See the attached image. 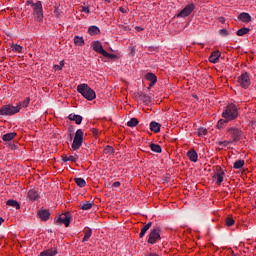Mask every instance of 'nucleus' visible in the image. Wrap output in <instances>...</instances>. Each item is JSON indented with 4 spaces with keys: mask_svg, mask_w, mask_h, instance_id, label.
I'll use <instances>...</instances> for the list:
<instances>
[{
    "mask_svg": "<svg viewBox=\"0 0 256 256\" xmlns=\"http://www.w3.org/2000/svg\"><path fill=\"white\" fill-rule=\"evenodd\" d=\"M214 181H216V185H221L223 180L225 179V172L222 168H219L217 172L213 176Z\"/></svg>",
    "mask_w": 256,
    "mask_h": 256,
    "instance_id": "obj_13",
    "label": "nucleus"
},
{
    "mask_svg": "<svg viewBox=\"0 0 256 256\" xmlns=\"http://www.w3.org/2000/svg\"><path fill=\"white\" fill-rule=\"evenodd\" d=\"M227 123H230L229 120H227L226 118H221L218 120L216 127L217 129H224Z\"/></svg>",
    "mask_w": 256,
    "mask_h": 256,
    "instance_id": "obj_27",
    "label": "nucleus"
},
{
    "mask_svg": "<svg viewBox=\"0 0 256 256\" xmlns=\"http://www.w3.org/2000/svg\"><path fill=\"white\" fill-rule=\"evenodd\" d=\"M152 225L153 222H149L142 227L141 232L139 234L140 239H143V237H145V233H147V231L151 229Z\"/></svg>",
    "mask_w": 256,
    "mask_h": 256,
    "instance_id": "obj_21",
    "label": "nucleus"
},
{
    "mask_svg": "<svg viewBox=\"0 0 256 256\" xmlns=\"http://www.w3.org/2000/svg\"><path fill=\"white\" fill-rule=\"evenodd\" d=\"M38 217L41 219V221H49L51 212H49V210L41 209L38 211Z\"/></svg>",
    "mask_w": 256,
    "mask_h": 256,
    "instance_id": "obj_14",
    "label": "nucleus"
},
{
    "mask_svg": "<svg viewBox=\"0 0 256 256\" xmlns=\"http://www.w3.org/2000/svg\"><path fill=\"white\" fill-rule=\"evenodd\" d=\"M3 223H5V219H3V217H0V226L3 225Z\"/></svg>",
    "mask_w": 256,
    "mask_h": 256,
    "instance_id": "obj_52",
    "label": "nucleus"
},
{
    "mask_svg": "<svg viewBox=\"0 0 256 256\" xmlns=\"http://www.w3.org/2000/svg\"><path fill=\"white\" fill-rule=\"evenodd\" d=\"M62 161L64 163H67V161H71L72 163H75L77 161V157L65 155V156H62Z\"/></svg>",
    "mask_w": 256,
    "mask_h": 256,
    "instance_id": "obj_33",
    "label": "nucleus"
},
{
    "mask_svg": "<svg viewBox=\"0 0 256 256\" xmlns=\"http://www.w3.org/2000/svg\"><path fill=\"white\" fill-rule=\"evenodd\" d=\"M139 125V120H137V118H131L128 122H127V126L128 127H137Z\"/></svg>",
    "mask_w": 256,
    "mask_h": 256,
    "instance_id": "obj_31",
    "label": "nucleus"
},
{
    "mask_svg": "<svg viewBox=\"0 0 256 256\" xmlns=\"http://www.w3.org/2000/svg\"><path fill=\"white\" fill-rule=\"evenodd\" d=\"M71 219V213L65 212L56 217L55 221L58 222L59 225H65V227H69V225H71Z\"/></svg>",
    "mask_w": 256,
    "mask_h": 256,
    "instance_id": "obj_9",
    "label": "nucleus"
},
{
    "mask_svg": "<svg viewBox=\"0 0 256 256\" xmlns=\"http://www.w3.org/2000/svg\"><path fill=\"white\" fill-rule=\"evenodd\" d=\"M135 51H136L135 47L130 48V55H132V57L135 56Z\"/></svg>",
    "mask_w": 256,
    "mask_h": 256,
    "instance_id": "obj_46",
    "label": "nucleus"
},
{
    "mask_svg": "<svg viewBox=\"0 0 256 256\" xmlns=\"http://www.w3.org/2000/svg\"><path fill=\"white\" fill-rule=\"evenodd\" d=\"M33 7V15L35 17V21L41 22L43 21V4L41 1H38L35 4H32Z\"/></svg>",
    "mask_w": 256,
    "mask_h": 256,
    "instance_id": "obj_8",
    "label": "nucleus"
},
{
    "mask_svg": "<svg viewBox=\"0 0 256 256\" xmlns=\"http://www.w3.org/2000/svg\"><path fill=\"white\" fill-rule=\"evenodd\" d=\"M33 4H34L33 1H31V0L27 1V5H33Z\"/></svg>",
    "mask_w": 256,
    "mask_h": 256,
    "instance_id": "obj_53",
    "label": "nucleus"
},
{
    "mask_svg": "<svg viewBox=\"0 0 256 256\" xmlns=\"http://www.w3.org/2000/svg\"><path fill=\"white\" fill-rule=\"evenodd\" d=\"M112 187H115V188L121 187V182H119V181L114 182V183L112 184Z\"/></svg>",
    "mask_w": 256,
    "mask_h": 256,
    "instance_id": "obj_45",
    "label": "nucleus"
},
{
    "mask_svg": "<svg viewBox=\"0 0 256 256\" xmlns=\"http://www.w3.org/2000/svg\"><path fill=\"white\" fill-rule=\"evenodd\" d=\"M221 58V52L219 50H216L211 53L209 57L210 63H219V59Z\"/></svg>",
    "mask_w": 256,
    "mask_h": 256,
    "instance_id": "obj_16",
    "label": "nucleus"
},
{
    "mask_svg": "<svg viewBox=\"0 0 256 256\" xmlns=\"http://www.w3.org/2000/svg\"><path fill=\"white\" fill-rule=\"evenodd\" d=\"M83 12H84V13H89V8H88V7H84V8H83Z\"/></svg>",
    "mask_w": 256,
    "mask_h": 256,
    "instance_id": "obj_51",
    "label": "nucleus"
},
{
    "mask_svg": "<svg viewBox=\"0 0 256 256\" xmlns=\"http://www.w3.org/2000/svg\"><path fill=\"white\" fill-rule=\"evenodd\" d=\"M30 101H31V99L29 97L24 99V101L22 102V107H29Z\"/></svg>",
    "mask_w": 256,
    "mask_h": 256,
    "instance_id": "obj_42",
    "label": "nucleus"
},
{
    "mask_svg": "<svg viewBox=\"0 0 256 256\" xmlns=\"http://www.w3.org/2000/svg\"><path fill=\"white\" fill-rule=\"evenodd\" d=\"M92 207L93 203H91L90 201L80 204V209H82L83 211H89V209H91Z\"/></svg>",
    "mask_w": 256,
    "mask_h": 256,
    "instance_id": "obj_29",
    "label": "nucleus"
},
{
    "mask_svg": "<svg viewBox=\"0 0 256 256\" xmlns=\"http://www.w3.org/2000/svg\"><path fill=\"white\" fill-rule=\"evenodd\" d=\"M150 149L154 153H162L163 149H161V145L152 143L150 144Z\"/></svg>",
    "mask_w": 256,
    "mask_h": 256,
    "instance_id": "obj_28",
    "label": "nucleus"
},
{
    "mask_svg": "<svg viewBox=\"0 0 256 256\" xmlns=\"http://www.w3.org/2000/svg\"><path fill=\"white\" fill-rule=\"evenodd\" d=\"M91 47L93 51H95L96 53H99L100 55H103V57H111V54H109L108 52L105 51V49H103V45L101 44V42L93 41L91 43Z\"/></svg>",
    "mask_w": 256,
    "mask_h": 256,
    "instance_id": "obj_10",
    "label": "nucleus"
},
{
    "mask_svg": "<svg viewBox=\"0 0 256 256\" xmlns=\"http://www.w3.org/2000/svg\"><path fill=\"white\" fill-rule=\"evenodd\" d=\"M121 13H125V8H120Z\"/></svg>",
    "mask_w": 256,
    "mask_h": 256,
    "instance_id": "obj_56",
    "label": "nucleus"
},
{
    "mask_svg": "<svg viewBox=\"0 0 256 256\" xmlns=\"http://www.w3.org/2000/svg\"><path fill=\"white\" fill-rule=\"evenodd\" d=\"M222 118L227 119L230 123L231 121H235V119H239V107L234 103L228 104L223 109Z\"/></svg>",
    "mask_w": 256,
    "mask_h": 256,
    "instance_id": "obj_1",
    "label": "nucleus"
},
{
    "mask_svg": "<svg viewBox=\"0 0 256 256\" xmlns=\"http://www.w3.org/2000/svg\"><path fill=\"white\" fill-rule=\"evenodd\" d=\"M74 181L78 187H85L87 185V182L83 178H75Z\"/></svg>",
    "mask_w": 256,
    "mask_h": 256,
    "instance_id": "obj_34",
    "label": "nucleus"
},
{
    "mask_svg": "<svg viewBox=\"0 0 256 256\" xmlns=\"http://www.w3.org/2000/svg\"><path fill=\"white\" fill-rule=\"evenodd\" d=\"M243 135V131L237 127H228L226 129V139H230L232 143H237L241 141V136Z\"/></svg>",
    "mask_w": 256,
    "mask_h": 256,
    "instance_id": "obj_3",
    "label": "nucleus"
},
{
    "mask_svg": "<svg viewBox=\"0 0 256 256\" xmlns=\"http://www.w3.org/2000/svg\"><path fill=\"white\" fill-rule=\"evenodd\" d=\"M15 137H17V133L10 132V133L4 134L2 136V139H3V141H13V139H15Z\"/></svg>",
    "mask_w": 256,
    "mask_h": 256,
    "instance_id": "obj_24",
    "label": "nucleus"
},
{
    "mask_svg": "<svg viewBox=\"0 0 256 256\" xmlns=\"http://www.w3.org/2000/svg\"><path fill=\"white\" fill-rule=\"evenodd\" d=\"M103 153L105 154V155H113L114 153H115V148H113L112 146H106L105 148H104V151H103Z\"/></svg>",
    "mask_w": 256,
    "mask_h": 256,
    "instance_id": "obj_32",
    "label": "nucleus"
},
{
    "mask_svg": "<svg viewBox=\"0 0 256 256\" xmlns=\"http://www.w3.org/2000/svg\"><path fill=\"white\" fill-rule=\"evenodd\" d=\"M63 67H65V61L61 60L59 65H54V69L55 71H61L63 69Z\"/></svg>",
    "mask_w": 256,
    "mask_h": 256,
    "instance_id": "obj_37",
    "label": "nucleus"
},
{
    "mask_svg": "<svg viewBox=\"0 0 256 256\" xmlns=\"http://www.w3.org/2000/svg\"><path fill=\"white\" fill-rule=\"evenodd\" d=\"M245 165V160H237L234 162V169H241Z\"/></svg>",
    "mask_w": 256,
    "mask_h": 256,
    "instance_id": "obj_35",
    "label": "nucleus"
},
{
    "mask_svg": "<svg viewBox=\"0 0 256 256\" xmlns=\"http://www.w3.org/2000/svg\"><path fill=\"white\" fill-rule=\"evenodd\" d=\"M10 47L13 53H21L23 51V47L19 44H11Z\"/></svg>",
    "mask_w": 256,
    "mask_h": 256,
    "instance_id": "obj_30",
    "label": "nucleus"
},
{
    "mask_svg": "<svg viewBox=\"0 0 256 256\" xmlns=\"http://www.w3.org/2000/svg\"><path fill=\"white\" fill-rule=\"evenodd\" d=\"M135 29L136 31H138V33H141V31H144L143 27H140V26H136Z\"/></svg>",
    "mask_w": 256,
    "mask_h": 256,
    "instance_id": "obj_48",
    "label": "nucleus"
},
{
    "mask_svg": "<svg viewBox=\"0 0 256 256\" xmlns=\"http://www.w3.org/2000/svg\"><path fill=\"white\" fill-rule=\"evenodd\" d=\"M194 9H195V4H189L178 13L177 17H183V18L189 17V14L193 13Z\"/></svg>",
    "mask_w": 256,
    "mask_h": 256,
    "instance_id": "obj_11",
    "label": "nucleus"
},
{
    "mask_svg": "<svg viewBox=\"0 0 256 256\" xmlns=\"http://www.w3.org/2000/svg\"><path fill=\"white\" fill-rule=\"evenodd\" d=\"M92 133H93L94 135H97V129H93V130H92Z\"/></svg>",
    "mask_w": 256,
    "mask_h": 256,
    "instance_id": "obj_55",
    "label": "nucleus"
},
{
    "mask_svg": "<svg viewBox=\"0 0 256 256\" xmlns=\"http://www.w3.org/2000/svg\"><path fill=\"white\" fill-rule=\"evenodd\" d=\"M233 144H234V142H231L230 139H227V140L219 143V145H222L223 147H228V145H233Z\"/></svg>",
    "mask_w": 256,
    "mask_h": 256,
    "instance_id": "obj_40",
    "label": "nucleus"
},
{
    "mask_svg": "<svg viewBox=\"0 0 256 256\" xmlns=\"http://www.w3.org/2000/svg\"><path fill=\"white\" fill-rule=\"evenodd\" d=\"M225 223L227 227H233V225H235V220L233 218H226Z\"/></svg>",
    "mask_w": 256,
    "mask_h": 256,
    "instance_id": "obj_39",
    "label": "nucleus"
},
{
    "mask_svg": "<svg viewBox=\"0 0 256 256\" xmlns=\"http://www.w3.org/2000/svg\"><path fill=\"white\" fill-rule=\"evenodd\" d=\"M21 111V105L13 106L11 104L5 105L0 109V115H15Z\"/></svg>",
    "mask_w": 256,
    "mask_h": 256,
    "instance_id": "obj_6",
    "label": "nucleus"
},
{
    "mask_svg": "<svg viewBox=\"0 0 256 256\" xmlns=\"http://www.w3.org/2000/svg\"><path fill=\"white\" fill-rule=\"evenodd\" d=\"M238 85L242 87V89H249L251 87V77L249 73L243 72L237 79Z\"/></svg>",
    "mask_w": 256,
    "mask_h": 256,
    "instance_id": "obj_7",
    "label": "nucleus"
},
{
    "mask_svg": "<svg viewBox=\"0 0 256 256\" xmlns=\"http://www.w3.org/2000/svg\"><path fill=\"white\" fill-rule=\"evenodd\" d=\"M74 44L77 47H83V45H85V39H83L82 36H75L74 37Z\"/></svg>",
    "mask_w": 256,
    "mask_h": 256,
    "instance_id": "obj_23",
    "label": "nucleus"
},
{
    "mask_svg": "<svg viewBox=\"0 0 256 256\" xmlns=\"http://www.w3.org/2000/svg\"><path fill=\"white\" fill-rule=\"evenodd\" d=\"M140 99L143 103H151V97L147 96L146 94H141Z\"/></svg>",
    "mask_w": 256,
    "mask_h": 256,
    "instance_id": "obj_38",
    "label": "nucleus"
},
{
    "mask_svg": "<svg viewBox=\"0 0 256 256\" xmlns=\"http://www.w3.org/2000/svg\"><path fill=\"white\" fill-rule=\"evenodd\" d=\"M57 255V248H50L40 253V256H55Z\"/></svg>",
    "mask_w": 256,
    "mask_h": 256,
    "instance_id": "obj_20",
    "label": "nucleus"
},
{
    "mask_svg": "<svg viewBox=\"0 0 256 256\" xmlns=\"http://www.w3.org/2000/svg\"><path fill=\"white\" fill-rule=\"evenodd\" d=\"M218 21H219L220 23H225V18L220 17V18H218Z\"/></svg>",
    "mask_w": 256,
    "mask_h": 256,
    "instance_id": "obj_50",
    "label": "nucleus"
},
{
    "mask_svg": "<svg viewBox=\"0 0 256 256\" xmlns=\"http://www.w3.org/2000/svg\"><path fill=\"white\" fill-rule=\"evenodd\" d=\"M238 19L243 23H249L251 21V15L247 12H242L238 15Z\"/></svg>",
    "mask_w": 256,
    "mask_h": 256,
    "instance_id": "obj_18",
    "label": "nucleus"
},
{
    "mask_svg": "<svg viewBox=\"0 0 256 256\" xmlns=\"http://www.w3.org/2000/svg\"><path fill=\"white\" fill-rule=\"evenodd\" d=\"M68 119L70 121H75L76 125H81V123H83V117L81 115L70 114L68 116Z\"/></svg>",
    "mask_w": 256,
    "mask_h": 256,
    "instance_id": "obj_17",
    "label": "nucleus"
},
{
    "mask_svg": "<svg viewBox=\"0 0 256 256\" xmlns=\"http://www.w3.org/2000/svg\"><path fill=\"white\" fill-rule=\"evenodd\" d=\"M59 7L58 6H54V13L55 15H59Z\"/></svg>",
    "mask_w": 256,
    "mask_h": 256,
    "instance_id": "obj_47",
    "label": "nucleus"
},
{
    "mask_svg": "<svg viewBox=\"0 0 256 256\" xmlns=\"http://www.w3.org/2000/svg\"><path fill=\"white\" fill-rule=\"evenodd\" d=\"M83 135H84V132L82 129H78L75 132L74 140L72 143L73 151H77V150L81 149V145H83Z\"/></svg>",
    "mask_w": 256,
    "mask_h": 256,
    "instance_id": "obj_5",
    "label": "nucleus"
},
{
    "mask_svg": "<svg viewBox=\"0 0 256 256\" xmlns=\"http://www.w3.org/2000/svg\"><path fill=\"white\" fill-rule=\"evenodd\" d=\"M187 157L192 163H197L199 159V155L197 154V151L195 149H191L187 152Z\"/></svg>",
    "mask_w": 256,
    "mask_h": 256,
    "instance_id": "obj_15",
    "label": "nucleus"
},
{
    "mask_svg": "<svg viewBox=\"0 0 256 256\" xmlns=\"http://www.w3.org/2000/svg\"><path fill=\"white\" fill-rule=\"evenodd\" d=\"M6 205H8V207H14V209H21V205L17 200L10 199L6 202Z\"/></svg>",
    "mask_w": 256,
    "mask_h": 256,
    "instance_id": "obj_25",
    "label": "nucleus"
},
{
    "mask_svg": "<svg viewBox=\"0 0 256 256\" xmlns=\"http://www.w3.org/2000/svg\"><path fill=\"white\" fill-rule=\"evenodd\" d=\"M93 235V230H91V228H87L84 230V238H83V243H85L86 241H89V239H91V236Z\"/></svg>",
    "mask_w": 256,
    "mask_h": 256,
    "instance_id": "obj_26",
    "label": "nucleus"
},
{
    "mask_svg": "<svg viewBox=\"0 0 256 256\" xmlns=\"http://www.w3.org/2000/svg\"><path fill=\"white\" fill-rule=\"evenodd\" d=\"M107 3H111V0H105Z\"/></svg>",
    "mask_w": 256,
    "mask_h": 256,
    "instance_id": "obj_57",
    "label": "nucleus"
},
{
    "mask_svg": "<svg viewBox=\"0 0 256 256\" xmlns=\"http://www.w3.org/2000/svg\"><path fill=\"white\" fill-rule=\"evenodd\" d=\"M148 51H149L150 53H153V51H157V47L150 46V47H148Z\"/></svg>",
    "mask_w": 256,
    "mask_h": 256,
    "instance_id": "obj_44",
    "label": "nucleus"
},
{
    "mask_svg": "<svg viewBox=\"0 0 256 256\" xmlns=\"http://www.w3.org/2000/svg\"><path fill=\"white\" fill-rule=\"evenodd\" d=\"M77 91L84 97V99H87V101H93V99H96L97 94L95 93V90H93L91 87H89L88 84H80L77 86Z\"/></svg>",
    "mask_w": 256,
    "mask_h": 256,
    "instance_id": "obj_2",
    "label": "nucleus"
},
{
    "mask_svg": "<svg viewBox=\"0 0 256 256\" xmlns=\"http://www.w3.org/2000/svg\"><path fill=\"white\" fill-rule=\"evenodd\" d=\"M238 37H243V35H245V33H237Z\"/></svg>",
    "mask_w": 256,
    "mask_h": 256,
    "instance_id": "obj_54",
    "label": "nucleus"
},
{
    "mask_svg": "<svg viewBox=\"0 0 256 256\" xmlns=\"http://www.w3.org/2000/svg\"><path fill=\"white\" fill-rule=\"evenodd\" d=\"M146 79L147 81H150L149 87H153L155 83H157V76L154 73H147Z\"/></svg>",
    "mask_w": 256,
    "mask_h": 256,
    "instance_id": "obj_19",
    "label": "nucleus"
},
{
    "mask_svg": "<svg viewBox=\"0 0 256 256\" xmlns=\"http://www.w3.org/2000/svg\"><path fill=\"white\" fill-rule=\"evenodd\" d=\"M249 28H240L236 31V33H249Z\"/></svg>",
    "mask_w": 256,
    "mask_h": 256,
    "instance_id": "obj_43",
    "label": "nucleus"
},
{
    "mask_svg": "<svg viewBox=\"0 0 256 256\" xmlns=\"http://www.w3.org/2000/svg\"><path fill=\"white\" fill-rule=\"evenodd\" d=\"M88 33H101V30L97 26H90L88 28Z\"/></svg>",
    "mask_w": 256,
    "mask_h": 256,
    "instance_id": "obj_36",
    "label": "nucleus"
},
{
    "mask_svg": "<svg viewBox=\"0 0 256 256\" xmlns=\"http://www.w3.org/2000/svg\"><path fill=\"white\" fill-rule=\"evenodd\" d=\"M219 33H229V30H227V28H222L219 30Z\"/></svg>",
    "mask_w": 256,
    "mask_h": 256,
    "instance_id": "obj_49",
    "label": "nucleus"
},
{
    "mask_svg": "<svg viewBox=\"0 0 256 256\" xmlns=\"http://www.w3.org/2000/svg\"><path fill=\"white\" fill-rule=\"evenodd\" d=\"M157 241H161V227H159V226L153 228L150 231L147 243L149 245H155V243H157Z\"/></svg>",
    "mask_w": 256,
    "mask_h": 256,
    "instance_id": "obj_4",
    "label": "nucleus"
},
{
    "mask_svg": "<svg viewBox=\"0 0 256 256\" xmlns=\"http://www.w3.org/2000/svg\"><path fill=\"white\" fill-rule=\"evenodd\" d=\"M203 135H207V129L202 127L198 129V136L203 137Z\"/></svg>",
    "mask_w": 256,
    "mask_h": 256,
    "instance_id": "obj_41",
    "label": "nucleus"
},
{
    "mask_svg": "<svg viewBox=\"0 0 256 256\" xmlns=\"http://www.w3.org/2000/svg\"><path fill=\"white\" fill-rule=\"evenodd\" d=\"M150 131H153L154 133H159L161 131V125L159 122L152 121L150 123Z\"/></svg>",
    "mask_w": 256,
    "mask_h": 256,
    "instance_id": "obj_22",
    "label": "nucleus"
},
{
    "mask_svg": "<svg viewBox=\"0 0 256 256\" xmlns=\"http://www.w3.org/2000/svg\"><path fill=\"white\" fill-rule=\"evenodd\" d=\"M27 201H30L31 203L39 200V192L37 189L33 188L30 189L26 196Z\"/></svg>",
    "mask_w": 256,
    "mask_h": 256,
    "instance_id": "obj_12",
    "label": "nucleus"
}]
</instances>
